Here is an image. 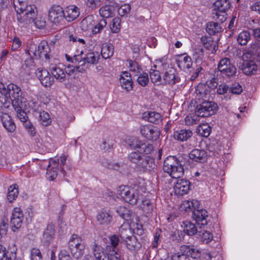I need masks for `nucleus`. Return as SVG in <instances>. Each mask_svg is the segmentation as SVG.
Instances as JSON below:
<instances>
[{"mask_svg":"<svg viewBox=\"0 0 260 260\" xmlns=\"http://www.w3.org/2000/svg\"><path fill=\"white\" fill-rule=\"evenodd\" d=\"M54 226L52 223H49L47 225L45 229L43 236V242L48 246L50 244L54 237L55 234Z\"/></svg>","mask_w":260,"mask_h":260,"instance_id":"obj_25","label":"nucleus"},{"mask_svg":"<svg viewBox=\"0 0 260 260\" xmlns=\"http://www.w3.org/2000/svg\"><path fill=\"white\" fill-rule=\"evenodd\" d=\"M198 122V118L194 116L188 115L185 118V123L187 125H192L197 123Z\"/></svg>","mask_w":260,"mask_h":260,"instance_id":"obj_62","label":"nucleus"},{"mask_svg":"<svg viewBox=\"0 0 260 260\" xmlns=\"http://www.w3.org/2000/svg\"><path fill=\"white\" fill-rule=\"evenodd\" d=\"M179 58V59L176 60L178 67L181 69H187L191 73V70H190L192 65L191 58L186 53L180 55Z\"/></svg>","mask_w":260,"mask_h":260,"instance_id":"obj_24","label":"nucleus"},{"mask_svg":"<svg viewBox=\"0 0 260 260\" xmlns=\"http://www.w3.org/2000/svg\"><path fill=\"white\" fill-rule=\"evenodd\" d=\"M226 11L214 10L212 13V18L222 23L226 19Z\"/></svg>","mask_w":260,"mask_h":260,"instance_id":"obj_46","label":"nucleus"},{"mask_svg":"<svg viewBox=\"0 0 260 260\" xmlns=\"http://www.w3.org/2000/svg\"><path fill=\"white\" fill-rule=\"evenodd\" d=\"M29 51L32 52L36 58L44 57L46 59H50V48L46 41H41L37 47L35 45H31Z\"/></svg>","mask_w":260,"mask_h":260,"instance_id":"obj_12","label":"nucleus"},{"mask_svg":"<svg viewBox=\"0 0 260 260\" xmlns=\"http://www.w3.org/2000/svg\"><path fill=\"white\" fill-rule=\"evenodd\" d=\"M163 70H165L164 75L163 76L162 84H169L173 85L176 83L179 82L180 79L178 76L176 69L172 67V66L168 62H164L161 64Z\"/></svg>","mask_w":260,"mask_h":260,"instance_id":"obj_11","label":"nucleus"},{"mask_svg":"<svg viewBox=\"0 0 260 260\" xmlns=\"http://www.w3.org/2000/svg\"><path fill=\"white\" fill-rule=\"evenodd\" d=\"M149 75L151 81L154 84L157 85L162 84V78L159 71L154 69H150Z\"/></svg>","mask_w":260,"mask_h":260,"instance_id":"obj_44","label":"nucleus"},{"mask_svg":"<svg viewBox=\"0 0 260 260\" xmlns=\"http://www.w3.org/2000/svg\"><path fill=\"white\" fill-rule=\"evenodd\" d=\"M32 22H34L36 26L40 29L44 28L46 25L45 19L41 17H36V16L34 21Z\"/></svg>","mask_w":260,"mask_h":260,"instance_id":"obj_58","label":"nucleus"},{"mask_svg":"<svg viewBox=\"0 0 260 260\" xmlns=\"http://www.w3.org/2000/svg\"><path fill=\"white\" fill-rule=\"evenodd\" d=\"M96 219L100 224L108 225L113 220L112 212L110 210H103L97 214Z\"/></svg>","mask_w":260,"mask_h":260,"instance_id":"obj_23","label":"nucleus"},{"mask_svg":"<svg viewBox=\"0 0 260 260\" xmlns=\"http://www.w3.org/2000/svg\"><path fill=\"white\" fill-rule=\"evenodd\" d=\"M206 30L210 35H215L221 32L222 27L218 22L210 21L207 23Z\"/></svg>","mask_w":260,"mask_h":260,"instance_id":"obj_29","label":"nucleus"},{"mask_svg":"<svg viewBox=\"0 0 260 260\" xmlns=\"http://www.w3.org/2000/svg\"><path fill=\"white\" fill-rule=\"evenodd\" d=\"M114 53V48L111 44L103 45L101 51V55L103 58L107 59L113 56Z\"/></svg>","mask_w":260,"mask_h":260,"instance_id":"obj_38","label":"nucleus"},{"mask_svg":"<svg viewBox=\"0 0 260 260\" xmlns=\"http://www.w3.org/2000/svg\"><path fill=\"white\" fill-rule=\"evenodd\" d=\"M256 62L260 63V43L252 44L242 56L238 63L239 68L248 75L253 74L257 70Z\"/></svg>","mask_w":260,"mask_h":260,"instance_id":"obj_2","label":"nucleus"},{"mask_svg":"<svg viewBox=\"0 0 260 260\" xmlns=\"http://www.w3.org/2000/svg\"><path fill=\"white\" fill-rule=\"evenodd\" d=\"M192 217L200 229H207L208 214L205 209L197 208L192 212Z\"/></svg>","mask_w":260,"mask_h":260,"instance_id":"obj_14","label":"nucleus"},{"mask_svg":"<svg viewBox=\"0 0 260 260\" xmlns=\"http://www.w3.org/2000/svg\"><path fill=\"white\" fill-rule=\"evenodd\" d=\"M64 19L69 21H72L76 19L80 14L79 9L75 6L68 7L66 10H63Z\"/></svg>","mask_w":260,"mask_h":260,"instance_id":"obj_26","label":"nucleus"},{"mask_svg":"<svg viewBox=\"0 0 260 260\" xmlns=\"http://www.w3.org/2000/svg\"><path fill=\"white\" fill-rule=\"evenodd\" d=\"M16 85L13 83H10L6 85L2 82L0 81V93L5 95V102H1L2 106L9 108L12 106L14 110H16V96H15V90Z\"/></svg>","mask_w":260,"mask_h":260,"instance_id":"obj_6","label":"nucleus"},{"mask_svg":"<svg viewBox=\"0 0 260 260\" xmlns=\"http://www.w3.org/2000/svg\"><path fill=\"white\" fill-rule=\"evenodd\" d=\"M211 132V127L207 123H203L200 124L197 128V134L204 137H208Z\"/></svg>","mask_w":260,"mask_h":260,"instance_id":"obj_35","label":"nucleus"},{"mask_svg":"<svg viewBox=\"0 0 260 260\" xmlns=\"http://www.w3.org/2000/svg\"><path fill=\"white\" fill-rule=\"evenodd\" d=\"M201 42L206 49L211 50L213 48L215 50L216 45L211 37L208 36L202 37Z\"/></svg>","mask_w":260,"mask_h":260,"instance_id":"obj_41","label":"nucleus"},{"mask_svg":"<svg viewBox=\"0 0 260 260\" xmlns=\"http://www.w3.org/2000/svg\"><path fill=\"white\" fill-rule=\"evenodd\" d=\"M163 170L169 175L178 179L184 174V168L182 160L174 156L167 157L164 162Z\"/></svg>","mask_w":260,"mask_h":260,"instance_id":"obj_5","label":"nucleus"},{"mask_svg":"<svg viewBox=\"0 0 260 260\" xmlns=\"http://www.w3.org/2000/svg\"><path fill=\"white\" fill-rule=\"evenodd\" d=\"M59 260H72L68 252L64 250H61L59 254Z\"/></svg>","mask_w":260,"mask_h":260,"instance_id":"obj_64","label":"nucleus"},{"mask_svg":"<svg viewBox=\"0 0 260 260\" xmlns=\"http://www.w3.org/2000/svg\"><path fill=\"white\" fill-rule=\"evenodd\" d=\"M203 230V231H199V235L201 237L202 241L206 244H207L212 240L213 235L210 232L207 230H205V229Z\"/></svg>","mask_w":260,"mask_h":260,"instance_id":"obj_50","label":"nucleus"},{"mask_svg":"<svg viewBox=\"0 0 260 260\" xmlns=\"http://www.w3.org/2000/svg\"><path fill=\"white\" fill-rule=\"evenodd\" d=\"M120 83L121 86L127 91L131 90L133 88V82L131 77H128V78H125L123 76H121L120 78Z\"/></svg>","mask_w":260,"mask_h":260,"instance_id":"obj_45","label":"nucleus"},{"mask_svg":"<svg viewBox=\"0 0 260 260\" xmlns=\"http://www.w3.org/2000/svg\"><path fill=\"white\" fill-rule=\"evenodd\" d=\"M94 25V20L92 15H88L84 18L80 23V27L84 31L91 30Z\"/></svg>","mask_w":260,"mask_h":260,"instance_id":"obj_31","label":"nucleus"},{"mask_svg":"<svg viewBox=\"0 0 260 260\" xmlns=\"http://www.w3.org/2000/svg\"><path fill=\"white\" fill-rule=\"evenodd\" d=\"M201 256V251L193 245H182L180 247V252L174 253L171 257L173 260L196 259Z\"/></svg>","mask_w":260,"mask_h":260,"instance_id":"obj_7","label":"nucleus"},{"mask_svg":"<svg viewBox=\"0 0 260 260\" xmlns=\"http://www.w3.org/2000/svg\"><path fill=\"white\" fill-rule=\"evenodd\" d=\"M51 73L52 76L60 82H63L66 80V75L62 69L55 66L51 68Z\"/></svg>","mask_w":260,"mask_h":260,"instance_id":"obj_33","label":"nucleus"},{"mask_svg":"<svg viewBox=\"0 0 260 260\" xmlns=\"http://www.w3.org/2000/svg\"><path fill=\"white\" fill-rule=\"evenodd\" d=\"M107 24V21L104 18L101 19L96 23L94 22V25L91 31L92 34L93 35H96L101 32Z\"/></svg>","mask_w":260,"mask_h":260,"instance_id":"obj_43","label":"nucleus"},{"mask_svg":"<svg viewBox=\"0 0 260 260\" xmlns=\"http://www.w3.org/2000/svg\"><path fill=\"white\" fill-rule=\"evenodd\" d=\"M69 248L73 256L78 259L84 253V245L82 239L76 234H73L69 241Z\"/></svg>","mask_w":260,"mask_h":260,"instance_id":"obj_10","label":"nucleus"},{"mask_svg":"<svg viewBox=\"0 0 260 260\" xmlns=\"http://www.w3.org/2000/svg\"><path fill=\"white\" fill-rule=\"evenodd\" d=\"M116 11H118V13L121 16H123L128 13L131 11V7L129 5H125L121 6Z\"/></svg>","mask_w":260,"mask_h":260,"instance_id":"obj_60","label":"nucleus"},{"mask_svg":"<svg viewBox=\"0 0 260 260\" xmlns=\"http://www.w3.org/2000/svg\"><path fill=\"white\" fill-rule=\"evenodd\" d=\"M84 57L88 64H93L98 62L99 55H98V53L90 52L86 54Z\"/></svg>","mask_w":260,"mask_h":260,"instance_id":"obj_52","label":"nucleus"},{"mask_svg":"<svg viewBox=\"0 0 260 260\" xmlns=\"http://www.w3.org/2000/svg\"><path fill=\"white\" fill-rule=\"evenodd\" d=\"M118 193L124 201L131 205H135L139 199V191L130 186H120Z\"/></svg>","mask_w":260,"mask_h":260,"instance_id":"obj_9","label":"nucleus"},{"mask_svg":"<svg viewBox=\"0 0 260 260\" xmlns=\"http://www.w3.org/2000/svg\"><path fill=\"white\" fill-rule=\"evenodd\" d=\"M196 93L198 99L203 98L206 95V89L205 86L203 84H200L198 85L196 89Z\"/></svg>","mask_w":260,"mask_h":260,"instance_id":"obj_57","label":"nucleus"},{"mask_svg":"<svg viewBox=\"0 0 260 260\" xmlns=\"http://www.w3.org/2000/svg\"><path fill=\"white\" fill-rule=\"evenodd\" d=\"M184 232L189 236H193L198 233L197 227L195 224L190 221L184 222Z\"/></svg>","mask_w":260,"mask_h":260,"instance_id":"obj_40","label":"nucleus"},{"mask_svg":"<svg viewBox=\"0 0 260 260\" xmlns=\"http://www.w3.org/2000/svg\"><path fill=\"white\" fill-rule=\"evenodd\" d=\"M102 260H120V254L114 250H109Z\"/></svg>","mask_w":260,"mask_h":260,"instance_id":"obj_56","label":"nucleus"},{"mask_svg":"<svg viewBox=\"0 0 260 260\" xmlns=\"http://www.w3.org/2000/svg\"><path fill=\"white\" fill-rule=\"evenodd\" d=\"M140 133L142 136L152 141H156L160 135L159 129L152 125L141 126Z\"/></svg>","mask_w":260,"mask_h":260,"instance_id":"obj_16","label":"nucleus"},{"mask_svg":"<svg viewBox=\"0 0 260 260\" xmlns=\"http://www.w3.org/2000/svg\"><path fill=\"white\" fill-rule=\"evenodd\" d=\"M119 240L118 237L115 235H113L110 238V244L111 245H107L106 247V251H109V250H115V252H118V249L117 246L119 243Z\"/></svg>","mask_w":260,"mask_h":260,"instance_id":"obj_48","label":"nucleus"},{"mask_svg":"<svg viewBox=\"0 0 260 260\" xmlns=\"http://www.w3.org/2000/svg\"><path fill=\"white\" fill-rule=\"evenodd\" d=\"M126 143L131 149L137 150L128 154L127 161L137 171L146 172L154 169V159L148 156L153 150L152 144L146 141L140 140L136 137H131Z\"/></svg>","mask_w":260,"mask_h":260,"instance_id":"obj_1","label":"nucleus"},{"mask_svg":"<svg viewBox=\"0 0 260 260\" xmlns=\"http://www.w3.org/2000/svg\"><path fill=\"white\" fill-rule=\"evenodd\" d=\"M228 91H230V87L226 84L223 83L219 85L217 88V93L218 94H224Z\"/></svg>","mask_w":260,"mask_h":260,"instance_id":"obj_63","label":"nucleus"},{"mask_svg":"<svg viewBox=\"0 0 260 260\" xmlns=\"http://www.w3.org/2000/svg\"><path fill=\"white\" fill-rule=\"evenodd\" d=\"M36 74L42 85L45 87H50L54 83V78L51 76L49 72L45 69H38L36 72Z\"/></svg>","mask_w":260,"mask_h":260,"instance_id":"obj_17","label":"nucleus"},{"mask_svg":"<svg viewBox=\"0 0 260 260\" xmlns=\"http://www.w3.org/2000/svg\"><path fill=\"white\" fill-rule=\"evenodd\" d=\"M16 208H14L12 211L11 216L10 218V226L12 229V231L14 232L16 231V226L15 224V219H16Z\"/></svg>","mask_w":260,"mask_h":260,"instance_id":"obj_61","label":"nucleus"},{"mask_svg":"<svg viewBox=\"0 0 260 260\" xmlns=\"http://www.w3.org/2000/svg\"><path fill=\"white\" fill-rule=\"evenodd\" d=\"M24 53H23L21 55V61L24 62V64L25 66V68H24L23 66L20 70L22 73L23 71H24L23 74L28 75L29 74V71L28 70V68L34 66V61L30 55L29 51L26 50H24Z\"/></svg>","mask_w":260,"mask_h":260,"instance_id":"obj_21","label":"nucleus"},{"mask_svg":"<svg viewBox=\"0 0 260 260\" xmlns=\"http://www.w3.org/2000/svg\"><path fill=\"white\" fill-rule=\"evenodd\" d=\"M0 118L4 127L8 132H14L16 126L12 118L7 113L0 111Z\"/></svg>","mask_w":260,"mask_h":260,"instance_id":"obj_22","label":"nucleus"},{"mask_svg":"<svg viewBox=\"0 0 260 260\" xmlns=\"http://www.w3.org/2000/svg\"><path fill=\"white\" fill-rule=\"evenodd\" d=\"M116 212L123 219L129 221L131 219V211L125 206H119L116 209Z\"/></svg>","mask_w":260,"mask_h":260,"instance_id":"obj_37","label":"nucleus"},{"mask_svg":"<svg viewBox=\"0 0 260 260\" xmlns=\"http://www.w3.org/2000/svg\"><path fill=\"white\" fill-rule=\"evenodd\" d=\"M92 250L94 256L97 260H102V258L105 256L101 247L96 244L93 245Z\"/></svg>","mask_w":260,"mask_h":260,"instance_id":"obj_54","label":"nucleus"},{"mask_svg":"<svg viewBox=\"0 0 260 260\" xmlns=\"http://www.w3.org/2000/svg\"><path fill=\"white\" fill-rule=\"evenodd\" d=\"M199 202L197 200L192 201H185L183 203V206L186 211L189 210H192V211L199 208Z\"/></svg>","mask_w":260,"mask_h":260,"instance_id":"obj_47","label":"nucleus"},{"mask_svg":"<svg viewBox=\"0 0 260 260\" xmlns=\"http://www.w3.org/2000/svg\"><path fill=\"white\" fill-rule=\"evenodd\" d=\"M242 91V86L238 83L233 84V85L230 87V92L232 93L239 94Z\"/></svg>","mask_w":260,"mask_h":260,"instance_id":"obj_59","label":"nucleus"},{"mask_svg":"<svg viewBox=\"0 0 260 260\" xmlns=\"http://www.w3.org/2000/svg\"><path fill=\"white\" fill-rule=\"evenodd\" d=\"M121 19L119 17L114 18L110 25V29L114 33H117L120 30Z\"/></svg>","mask_w":260,"mask_h":260,"instance_id":"obj_55","label":"nucleus"},{"mask_svg":"<svg viewBox=\"0 0 260 260\" xmlns=\"http://www.w3.org/2000/svg\"><path fill=\"white\" fill-rule=\"evenodd\" d=\"M190 188L189 181L185 179H178L174 186L175 193L180 196L187 194Z\"/></svg>","mask_w":260,"mask_h":260,"instance_id":"obj_19","label":"nucleus"},{"mask_svg":"<svg viewBox=\"0 0 260 260\" xmlns=\"http://www.w3.org/2000/svg\"><path fill=\"white\" fill-rule=\"evenodd\" d=\"M207 153L203 149H194L189 153V157L193 161L201 163L207 160Z\"/></svg>","mask_w":260,"mask_h":260,"instance_id":"obj_20","label":"nucleus"},{"mask_svg":"<svg viewBox=\"0 0 260 260\" xmlns=\"http://www.w3.org/2000/svg\"><path fill=\"white\" fill-rule=\"evenodd\" d=\"M128 62V68H129V70L136 74L140 73L143 70L141 68V66L139 65L138 62L134 60H127Z\"/></svg>","mask_w":260,"mask_h":260,"instance_id":"obj_53","label":"nucleus"},{"mask_svg":"<svg viewBox=\"0 0 260 260\" xmlns=\"http://www.w3.org/2000/svg\"><path fill=\"white\" fill-rule=\"evenodd\" d=\"M63 10L59 6H53L48 11V19L54 24L60 23L64 19Z\"/></svg>","mask_w":260,"mask_h":260,"instance_id":"obj_15","label":"nucleus"},{"mask_svg":"<svg viewBox=\"0 0 260 260\" xmlns=\"http://www.w3.org/2000/svg\"><path fill=\"white\" fill-rule=\"evenodd\" d=\"M26 94V92H23L17 86V118L22 123L23 126L29 135L34 137L36 134L35 128L29 120L26 112L24 111L28 107Z\"/></svg>","mask_w":260,"mask_h":260,"instance_id":"obj_3","label":"nucleus"},{"mask_svg":"<svg viewBox=\"0 0 260 260\" xmlns=\"http://www.w3.org/2000/svg\"><path fill=\"white\" fill-rule=\"evenodd\" d=\"M214 5L215 7L214 10L218 11H227L230 8V0H216Z\"/></svg>","mask_w":260,"mask_h":260,"instance_id":"obj_36","label":"nucleus"},{"mask_svg":"<svg viewBox=\"0 0 260 260\" xmlns=\"http://www.w3.org/2000/svg\"><path fill=\"white\" fill-rule=\"evenodd\" d=\"M17 21L23 26L34 21L37 10L35 5H28L26 0H17Z\"/></svg>","mask_w":260,"mask_h":260,"instance_id":"obj_4","label":"nucleus"},{"mask_svg":"<svg viewBox=\"0 0 260 260\" xmlns=\"http://www.w3.org/2000/svg\"><path fill=\"white\" fill-rule=\"evenodd\" d=\"M119 236L123 242L128 240L133 235V232L129 225L127 223L123 224L119 229Z\"/></svg>","mask_w":260,"mask_h":260,"instance_id":"obj_28","label":"nucleus"},{"mask_svg":"<svg viewBox=\"0 0 260 260\" xmlns=\"http://www.w3.org/2000/svg\"><path fill=\"white\" fill-rule=\"evenodd\" d=\"M124 243L126 245L127 248L131 250H138L141 247L136 237L133 235L128 240H126Z\"/></svg>","mask_w":260,"mask_h":260,"instance_id":"obj_34","label":"nucleus"},{"mask_svg":"<svg viewBox=\"0 0 260 260\" xmlns=\"http://www.w3.org/2000/svg\"><path fill=\"white\" fill-rule=\"evenodd\" d=\"M218 109V105L213 101L203 100L195 109V114L198 117H208L215 114Z\"/></svg>","mask_w":260,"mask_h":260,"instance_id":"obj_8","label":"nucleus"},{"mask_svg":"<svg viewBox=\"0 0 260 260\" xmlns=\"http://www.w3.org/2000/svg\"><path fill=\"white\" fill-rule=\"evenodd\" d=\"M138 76L137 79V82L142 86H147L149 82V78L148 73L144 72L143 70L140 73L136 74Z\"/></svg>","mask_w":260,"mask_h":260,"instance_id":"obj_39","label":"nucleus"},{"mask_svg":"<svg viewBox=\"0 0 260 260\" xmlns=\"http://www.w3.org/2000/svg\"><path fill=\"white\" fill-rule=\"evenodd\" d=\"M116 10V7L114 6L107 5L102 7L99 10V13L103 18H109L113 17Z\"/></svg>","mask_w":260,"mask_h":260,"instance_id":"obj_32","label":"nucleus"},{"mask_svg":"<svg viewBox=\"0 0 260 260\" xmlns=\"http://www.w3.org/2000/svg\"><path fill=\"white\" fill-rule=\"evenodd\" d=\"M204 57V50L201 47H197L194 49L193 57L196 62L202 61Z\"/></svg>","mask_w":260,"mask_h":260,"instance_id":"obj_51","label":"nucleus"},{"mask_svg":"<svg viewBox=\"0 0 260 260\" xmlns=\"http://www.w3.org/2000/svg\"><path fill=\"white\" fill-rule=\"evenodd\" d=\"M218 69L223 76L231 77L235 76L237 69L233 64L229 58L225 57L221 59L218 65Z\"/></svg>","mask_w":260,"mask_h":260,"instance_id":"obj_13","label":"nucleus"},{"mask_svg":"<svg viewBox=\"0 0 260 260\" xmlns=\"http://www.w3.org/2000/svg\"><path fill=\"white\" fill-rule=\"evenodd\" d=\"M59 170V159H50L47 165L46 178L50 181L54 180L57 177Z\"/></svg>","mask_w":260,"mask_h":260,"instance_id":"obj_18","label":"nucleus"},{"mask_svg":"<svg viewBox=\"0 0 260 260\" xmlns=\"http://www.w3.org/2000/svg\"><path fill=\"white\" fill-rule=\"evenodd\" d=\"M144 115L145 118L149 122L155 124H159L161 122L162 119L161 115L159 113L154 111L145 112Z\"/></svg>","mask_w":260,"mask_h":260,"instance_id":"obj_30","label":"nucleus"},{"mask_svg":"<svg viewBox=\"0 0 260 260\" xmlns=\"http://www.w3.org/2000/svg\"><path fill=\"white\" fill-rule=\"evenodd\" d=\"M250 34L247 30L241 31L237 37V42L241 45H245L250 39Z\"/></svg>","mask_w":260,"mask_h":260,"instance_id":"obj_42","label":"nucleus"},{"mask_svg":"<svg viewBox=\"0 0 260 260\" xmlns=\"http://www.w3.org/2000/svg\"><path fill=\"white\" fill-rule=\"evenodd\" d=\"M40 121L44 126H48L51 122V119L49 114L44 111L40 112L39 113Z\"/></svg>","mask_w":260,"mask_h":260,"instance_id":"obj_49","label":"nucleus"},{"mask_svg":"<svg viewBox=\"0 0 260 260\" xmlns=\"http://www.w3.org/2000/svg\"><path fill=\"white\" fill-rule=\"evenodd\" d=\"M192 135V132L190 129H182L176 131L174 133L173 137L175 140L181 142L186 141Z\"/></svg>","mask_w":260,"mask_h":260,"instance_id":"obj_27","label":"nucleus"}]
</instances>
